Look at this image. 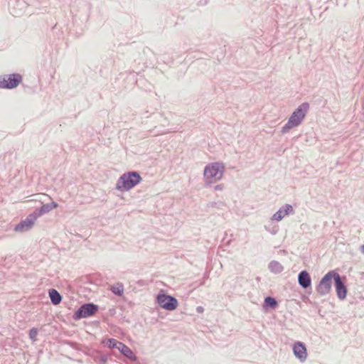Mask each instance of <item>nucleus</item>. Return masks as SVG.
<instances>
[{
	"mask_svg": "<svg viewBox=\"0 0 364 364\" xmlns=\"http://www.w3.org/2000/svg\"><path fill=\"white\" fill-rule=\"evenodd\" d=\"M38 336V330L36 328H33L30 330L29 337L31 340L36 341Z\"/></svg>",
	"mask_w": 364,
	"mask_h": 364,
	"instance_id": "obj_18",
	"label": "nucleus"
},
{
	"mask_svg": "<svg viewBox=\"0 0 364 364\" xmlns=\"http://www.w3.org/2000/svg\"><path fill=\"white\" fill-rule=\"evenodd\" d=\"M298 281L299 284L303 288H307L310 287L311 284V279L309 276V274L306 271H302L299 273L298 277Z\"/></svg>",
	"mask_w": 364,
	"mask_h": 364,
	"instance_id": "obj_11",
	"label": "nucleus"
},
{
	"mask_svg": "<svg viewBox=\"0 0 364 364\" xmlns=\"http://www.w3.org/2000/svg\"><path fill=\"white\" fill-rule=\"evenodd\" d=\"M157 303L164 309L168 311L175 310L178 304L176 298L166 295L164 293H160L156 297Z\"/></svg>",
	"mask_w": 364,
	"mask_h": 364,
	"instance_id": "obj_4",
	"label": "nucleus"
},
{
	"mask_svg": "<svg viewBox=\"0 0 364 364\" xmlns=\"http://www.w3.org/2000/svg\"><path fill=\"white\" fill-rule=\"evenodd\" d=\"M336 272L331 271L328 272L321 280L317 287V291L321 295H324L330 292L331 289L332 279L335 280Z\"/></svg>",
	"mask_w": 364,
	"mask_h": 364,
	"instance_id": "obj_6",
	"label": "nucleus"
},
{
	"mask_svg": "<svg viewBox=\"0 0 364 364\" xmlns=\"http://www.w3.org/2000/svg\"><path fill=\"white\" fill-rule=\"evenodd\" d=\"M286 215L284 214L282 209L279 210L273 215V219L277 221L281 220Z\"/></svg>",
	"mask_w": 364,
	"mask_h": 364,
	"instance_id": "obj_16",
	"label": "nucleus"
},
{
	"mask_svg": "<svg viewBox=\"0 0 364 364\" xmlns=\"http://www.w3.org/2000/svg\"><path fill=\"white\" fill-rule=\"evenodd\" d=\"M112 291L114 294L121 296L124 292V289L122 285L114 286L112 287Z\"/></svg>",
	"mask_w": 364,
	"mask_h": 364,
	"instance_id": "obj_15",
	"label": "nucleus"
},
{
	"mask_svg": "<svg viewBox=\"0 0 364 364\" xmlns=\"http://www.w3.org/2000/svg\"><path fill=\"white\" fill-rule=\"evenodd\" d=\"M264 302L267 305L274 307L277 305V301L272 297L268 296L265 299Z\"/></svg>",
	"mask_w": 364,
	"mask_h": 364,
	"instance_id": "obj_17",
	"label": "nucleus"
},
{
	"mask_svg": "<svg viewBox=\"0 0 364 364\" xmlns=\"http://www.w3.org/2000/svg\"><path fill=\"white\" fill-rule=\"evenodd\" d=\"M53 206H54V208H57L58 207V204L57 203H54Z\"/></svg>",
	"mask_w": 364,
	"mask_h": 364,
	"instance_id": "obj_21",
	"label": "nucleus"
},
{
	"mask_svg": "<svg viewBox=\"0 0 364 364\" xmlns=\"http://www.w3.org/2000/svg\"><path fill=\"white\" fill-rule=\"evenodd\" d=\"M362 252L364 253V245L362 246Z\"/></svg>",
	"mask_w": 364,
	"mask_h": 364,
	"instance_id": "obj_22",
	"label": "nucleus"
},
{
	"mask_svg": "<svg viewBox=\"0 0 364 364\" xmlns=\"http://www.w3.org/2000/svg\"><path fill=\"white\" fill-rule=\"evenodd\" d=\"M293 351L295 356L301 361H304L307 357L306 348L301 342L296 343L293 346Z\"/></svg>",
	"mask_w": 364,
	"mask_h": 364,
	"instance_id": "obj_9",
	"label": "nucleus"
},
{
	"mask_svg": "<svg viewBox=\"0 0 364 364\" xmlns=\"http://www.w3.org/2000/svg\"><path fill=\"white\" fill-rule=\"evenodd\" d=\"M141 180V178L138 173L128 172L119 178L117 188L121 191H128L137 185Z\"/></svg>",
	"mask_w": 364,
	"mask_h": 364,
	"instance_id": "obj_2",
	"label": "nucleus"
},
{
	"mask_svg": "<svg viewBox=\"0 0 364 364\" xmlns=\"http://www.w3.org/2000/svg\"><path fill=\"white\" fill-rule=\"evenodd\" d=\"M118 350L127 358L131 360H135L136 357L132 350L124 343L118 344Z\"/></svg>",
	"mask_w": 364,
	"mask_h": 364,
	"instance_id": "obj_12",
	"label": "nucleus"
},
{
	"mask_svg": "<svg viewBox=\"0 0 364 364\" xmlns=\"http://www.w3.org/2000/svg\"><path fill=\"white\" fill-rule=\"evenodd\" d=\"M224 166L221 163L215 162L207 165L204 169V178L207 183H215L223 175Z\"/></svg>",
	"mask_w": 364,
	"mask_h": 364,
	"instance_id": "obj_1",
	"label": "nucleus"
},
{
	"mask_svg": "<svg viewBox=\"0 0 364 364\" xmlns=\"http://www.w3.org/2000/svg\"><path fill=\"white\" fill-rule=\"evenodd\" d=\"M49 296H50L52 303L54 305H58L60 303L62 297H61L60 294L55 289L50 290Z\"/></svg>",
	"mask_w": 364,
	"mask_h": 364,
	"instance_id": "obj_13",
	"label": "nucleus"
},
{
	"mask_svg": "<svg viewBox=\"0 0 364 364\" xmlns=\"http://www.w3.org/2000/svg\"><path fill=\"white\" fill-rule=\"evenodd\" d=\"M37 217L38 216L36 214L28 215L24 220L21 221L15 227L14 230L16 232H24L28 230L34 225Z\"/></svg>",
	"mask_w": 364,
	"mask_h": 364,
	"instance_id": "obj_8",
	"label": "nucleus"
},
{
	"mask_svg": "<svg viewBox=\"0 0 364 364\" xmlns=\"http://www.w3.org/2000/svg\"><path fill=\"white\" fill-rule=\"evenodd\" d=\"M283 211H284V214L287 215L293 212V208L290 205H286Z\"/></svg>",
	"mask_w": 364,
	"mask_h": 364,
	"instance_id": "obj_19",
	"label": "nucleus"
},
{
	"mask_svg": "<svg viewBox=\"0 0 364 364\" xmlns=\"http://www.w3.org/2000/svg\"><path fill=\"white\" fill-rule=\"evenodd\" d=\"M102 343L106 345L109 348H117V349H118V348H119L118 344H120L121 342H119V341H117L116 339H114V338H109V339H107V340L102 341Z\"/></svg>",
	"mask_w": 364,
	"mask_h": 364,
	"instance_id": "obj_14",
	"label": "nucleus"
},
{
	"mask_svg": "<svg viewBox=\"0 0 364 364\" xmlns=\"http://www.w3.org/2000/svg\"><path fill=\"white\" fill-rule=\"evenodd\" d=\"M22 80L19 74L5 75L0 77V88L12 89L17 87Z\"/></svg>",
	"mask_w": 364,
	"mask_h": 364,
	"instance_id": "obj_5",
	"label": "nucleus"
},
{
	"mask_svg": "<svg viewBox=\"0 0 364 364\" xmlns=\"http://www.w3.org/2000/svg\"><path fill=\"white\" fill-rule=\"evenodd\" d=\"M215 190H222L223 189V186L222 185H218L215 187Z\"/></svg>",
	"mask_w": 364,
	"mask_h": 364,
	"instance_id": "obj_20",
	"label": "nucleus"
},
{
	"mask_svg": "<svg viewBox=\"0 0 364 364\" xmlns=\"http://www.w3.org/2000/svg\"><path fill=\"white\" fill-rule=\"evenodd\" d=\"M309 107V104L307 103L301 105L296 110L293 112L288 122L283 127V132H285L287 130L299 125L304 118Z\"/></svg>",
	"mask_w": 364,
	"mask_h": 364,
	"instance_id": "obj_3",
	"label": "nucleus"
},
{
	"mask_svg": "<svg viewBox=\"0 0 364 364\" xmlns=\"http://www.w3.org/2000/svg\"><path fill=\"white\" fill-rule=\"evenodd\" d=\"M335 285L337 295L339 299H343L346 296L347 290L344 284L341 280L340 275L337 273L335 279Z\"/></svg>",
	"mask_w": 364,
	"mask_h": 364,
	"instance_id": "obj_10",
	"label": "nucleus"
},
{
	"mask_svg": "<svg viewBox=\"0 0 364 364\" xmlns=\"http://www.w3.org/2000/svg\"><path fill=\"white\" fill-rule=\"evenodd\" d=\"M97 306L94 304H85V305L82 306L80 308V309H78L77 311L75 312V318L79 319L80 318H86V317L90 316L95 314V313L97 311Z\"/></svg>",
	"mask_w": 364,
	"mask_h": 364,
	"instance_id": "obj_7",
	"label": "nucleus"
}]
</instances>
